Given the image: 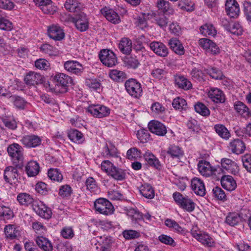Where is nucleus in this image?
<instances>
[{
    "label": "nucleus",
    "mask_w": 251,
    "mask_h": 251,
    "mask_svg": "<svg viewBox=\"0 0 251 251\" xmlns=\"http://www.w3.org/2000/svg\"><path fill=\"white\" fill-rule=\"evenodd\" d=\"M7 151L15 166L21 168L24 158V149L22 146L17 143H13L8 147Z\"/></svg>",
    "instance_id": "f257e3e1"
},
{
    "label": "nucleus",
    "mask_w": 251,
    "mask_h": 251,
    "mask_svg": "<svg viewBox=\"0 0 251 251\" xmlns=\"http://www.w3.org/2000/svg\"><path fill=\"white\" fill-rule=\"evenodd\" d=\"M56 84L53 91L56 93H64L67 91L68 84L72 82V78L69 75L63 74L58 73L54 77Z\"/></svg>",
    "instance_id": "f03ea898"
},
{
    "label": "nucleus",
    "mask_w": 251,
    "mask_h": 251,
    "mask_svg": "<svg viewBox=\"0 0 251 251\" xmlns=\"http://www.w3.org/2000/svg\"><path fill=\"white\" fill-rule=\"evenodd\" d=\"M198 168L200 174L206 177L213 175L216 176L217 175L220 174L223 172L222 168L220 167H213L209 162L204 160L199 162Z\"/></svg>",
    "instance_id": "7ed1b4c3"
},
{
    "label": "nucleus",
    "mask_w": 251,
    "mask_h": 251,
    "mask_svg": "<svg viewBox=\"0 0 251 251\" xmlns=\"http://www.w3.org/2000/svg\"><path fill=\"white\" fill-rule=\"evenodd\" d=\"M94 207L97 212L105 215H111L114 211L112 203L104 198L97 199L94 202Z\"/></svg>",
    "instance_id": "20e7f679"
},
{
    "label": "nucleus",
    "mask_w": 251,
    "mask_h": 251,
    "mask_svg": "<svg viewBox=\"0 0 251 251\" xmlns=\"http://www.w3.org/2000/svg\"><path fill=\"white\" fill-rule=\"evenodd\" d=\"M173 198L180 207L185 210L191 212L195 209V203L188 197H184L180 193L176 192L173 194Z\"/></svg>",
    "instance_id": "39448f33"
},
{
    "label": "nucleus",
    "mask_w": 251,
    "mask_h": 251,
    "mask_svg": "<svg viewBox=\"0 0 251 251\" xmlns=\"http://www.w3.org/2000/svg\"><path fill=\"white\" fill-rule=\"evenodd\" d=\"M125 86L126 91L131 97L139 98L142 96L143 90L141 85L136 79L130 78L127 80Z\"/></svg>",
    "instance_id": "423d86ee"
},
{
    "label": "nucleus",
    "mask_w": 251,
    "mask_h": 251,
    "mask_svg": "<svg viewBox=\"0 0 251 251\" xmlns=\"http://www.w3.org/2000/svg\"><path fill=\"white\" fill-rule=\"evenodd\" d=\"M87 111L96 118H101L108 116L110 109L102 104H91L87 108Z\"/></svg>",
    "instance_id": "0eeeda50"
},
{
    "label": "nucleus",
    "mask_w": 251,
    "mask_h": 251,
    "mask_svg": "<svg viewBox=\"0 0 251 251\" xmlns=\"http://www.w3.org/2000/svg\"><path fill=\"white\" fill-rule=\"evenodd\" d=\"M99 58L102 63L108 67H112L117 63L116 55L109 50H101L99 53Z\"/></svg>",
    "instance_id": "6e6552de"
},
{
    "label": "nucleus",
    "mask_w": 251,
    "mask_h": 251,
    "mask_svg": "<svg viewBox=\"0 0 251 251\" xmlns=\"http://www.w3.org/2000/svg\"><path fill=\"white\" fill-rule=\"evenodd\" d=\"M32 208L37 215L44 219H49L51 217L50 209L41 201H35L32 204Z\"/></svg>",
    "instance_id": "1a4fd4ad"
},
{
    "label": "nucleus",
    "mask_w": 251,
    "mask_h": 251,
    "mask_svg": "<svg viewBox=\"0 0 251 251\" xmlns=\"http://www.w3.org/2000/svg\"><path fill=\"white\" fill-rule=\"evenodd\" d=\"M148 19H151L152 22L157 25L160 28H165L169 21L166 15L163 12H155L148 14Z\"/></svg>",
    "instance_id": "9d476101"
},
{
    "label": "nucleus",
    "mask_w": 251,
    "mask_h": 251,
    "mask_svg": "<svg viewBox=\"0 0 251 251\" xmlns=\"http://www.w3.org/2000/svg\"><path fill=\"white\" fill-rule=\"evenodd\" d=\"M41 137L34 134L23 136L20 139L21 144L26 148L38 147L41 144Z\"/></svg>",
    "instance_id": "9b49d317"
},
{
    "label": "nucleus",
    "mask_w": 251,
    "mask_h": 251,
    "mask_svg": "<svg viewBox=\"0 0 251 251\" xmlns=\"http://www.w3.org/2000/svg\"><path fill=\"white\" fill-rule=\"evenodd\" d=\"M73 21L76 28L80 31L87 30L89 27V21L87 15L84 13H80L73 18Z\"/></svg>",
    "instance_id": "f8f14e48"
},
{
    "label": "nucleus",
    "mask_w": 251,
    "mask_h": 251,
    "mask_svg": "<svg viewBox=\"0 0 251 251\" xmlns=\"http://www.w3.org/2000/svg\"><path fill=\"white\" fill-rule=\"evenodd\" d=\"M199 45L207 53L215 54L219 52V49L217 45L209 39L201 38L200 39Z\"/></svg>",
    "instance_id": "ddd939ff"
},
{
    "label": "nucleus",
    "mask_w": 251,
    "mask_h": 251,
    "mask_svg": "<svg viewBox=\"0 0 251 251\" xmlns=\"http://www.w3.org/2000/svg\"><path fill=\"white\" fill-rule=\"evenodd\" d=\"M44 79V76L40 74L31 71L27 74L24 78L25 83L29 86L41 84Z\"/></svg>",
    "instance_id": "4468645a"
},
{
    "label": "nucleus",
    "mask_w": 251,
    "mask_h": 251,
    "mask_svg": "<svg viewBox=\"0 0 251 251\" xmlns=\"http://www.w3.org/2000/svg\"><path fill=\"white\" fill-rule=\"evenodd\" d=\"M191 233L193 237L203 245L207 247H212L213 246L214 243V240L207 233L196 230L192 231Z\"/></svg>",
    "instance_id": "2eb2a0df"
},
{
    "label": "nucleus",
    "mask_w": 251,
    "mask_h": 251,
    "mask_svg": "<svg viewBox=\"0 0 251 251\" xmlns=\"http://www.w3.org/2000/svg\"><path fill=\"white\" fill-rule=\"evenodd\" d=\"M226 13L231 18H237L240 13L239 5L235 0H227L225 4Z\"/></svg>",
    "instance_id": "dca6fc26"
},
{
    "label": "nucleus",
    "mask_w": 251,
    "mask_h": 251,
    "mask_svg": "<svg viewBox=\"0 0 251 251\" xmlns=\"http://www.w3.org/2000/svg\"><path fill=\"white\" fill-rule=\"evenodd\" d=\"M222 168L235 176H238L239 173V167L237 164L228 158H223L221 161Z\"/></svg>",
    "instance_id": "f3484780"
},
{
    "label": "nucleus",
    "mask_w": 251,
    "mask_h": 251,
    "mask_svg": "<svg viewBox=\"0 0 251 251\" xmlns=\"http://www.w3.org/2000/svg\"><path fill=\"white\" fill-rule=\"evenodd\" d=\"M148 127L152 133L158 136H164L167 133L166 126L158 121L152 120L150 122Z\"/></svg>",
    "instance_id": "a211bd4d"
},
{
    "label": "nucleus",
    "mask_w": 251,
    "mask_h": 251,
    "mask_svg": "<svg viewBox=\"0 0 251 251\" xmlns=\"http://www.w3.org/2000/svg\"><path fill=\"white\" fill-rule=\"evenodd\" d=\"M65 69L71 73L80 75L84 70L82 65L77 61L69 60L64 64Z\"/></svg>",
    "instance_id": "6ab92c4d"
},
{
    "label": "nucleus",
    "mask_w": 251,
    "mask_h": 251,
    "mask_svg": "<svg viewBox=\"0 0 251 251\" xmlns=\"http://www.w3.org/2000/svg\"><path fill=\"white\" fill-rule=\"evenodd\" d=\"M150 47L156 55L165 57L168 54V50L166 46L161 42L153 41L150 43Z\"/></svg>",
    "instance_id": "aec40b11"
},
{
    "label": "nucleus",
    "mask_w": 251,
    "mask_h": 251,
    "mask_svg": "<svg viewBox=\"0 0 251 251\" xmlns=\"http://www.w3.org/2000/svg\"><path fill=\"white\" fill-rule=\"evenodd\" d=\"M17 168L19 167H15L10 166L6 167L4 171V179L7 182L12 183L14 182L15 180H17L19 176Z\"/></svg>",
    "instance_id": "412c9836"
},
{
    "label": "nucleus",
    "mask_w": 251,
    "mask_h": 251,
    "mask_svg": "<svg viewBox=\"0 0 251 251\" xmlns=\"http://www.w3.org/2000/svg\"><path fill=\"white\" fill-rule=\"evenodd\" d=\"M228 148L233 153L238 155L244 152L246 149V146L242 140L236 139L230 142Z\"/></svg>",
    "instance_id": "4be33fe9"
},
{
    "label": "nucleus",
    "mask_w": 251,
    "mask_h": 251,
    "mask_svg": "<svg viewBox=\"0 0 251 251\" xmlns=\"http://www.w3.org/2000/svg\"><path fill=\"white\" fill-rule=\"evenodd\" d=\"M48 33L49 37L56 41H60L64 37V33L60 26L52 25L49 27Z\"/></svg>",
    "instance_id": "5701e85b"
},
{
    "label": "nucleus",
    "mask_w": 251,
    "mask_h": 251,
    "mask_svg": "<svg viewBox=\"0 0 251 251\" xmlns=\"http://www.w3.org/2000/svg\"><path fill=\"white\" fill-rule=\"evenodd\" d=\"M221 183L224 189L229 191H232L237 187L236 180L229 175L223 176L221 178Z\"/></svg>",
    "instance_id": "b1692460"
},
{
    "label": "nucleus",
    "mask_w": 251,
    "mask_h": 251,
    "mask_svg": "<svg viewBox=\"0 0 251 251\" xmlns=\"http://www.w3.org/2000/svg\"><path fill=\"white\" fill-rule=\"evenodd\" d=\"M191 187L197 195L203 196L205 194V188L203 181L197 177L193 178L191 180Z\"/></svg>",
    "instance_id": "393cba45"
},
{
    "label": "nucleus",
    "mask_w": 251,
    "mask_h": 251,
    "mask_svg": "<svg viewBox=\"0 0 251 251\" xmlns=\"http://www.w3.org/2000/svg\"><path fill=\"white\" fill-rule=\"evenodd\" d=\"M35 240L37 246L44 251H52V244L48 238L43 236H38Z\"/></svg>",
    "instance_id": "a878e982"
},
{
    "label": "nucleus",
    "mask_w": 251,
    "mask_h": 251,
    "mask_svg": "<svg viewBox=\"0 0 251 251\" xmlns=\"http://www.w3.org/2000/svg\"><path fill=\"white\" fill-rule=\"evenodd\" d=\"M208 95L209 98L215 103H224L225 101L224 94L218 88H211Z\"/></svg>",
    "instance_id": "bb28decb"
},
{
    "label": "nucleus",
    "mask_w": 251,
    "mask_h": 251,
    "mask_svg": "<svg viewBox=\"0 0 251 251\" xmlns=\"http://www.w3.org/2000/svg\"><path fill=\"white\" fill-rule=\"evenodd\" d=\"M66 10L71 12H79L83 8V4L77 0H67L64 3Z\"/></svg>",
    "instance_id": "cd10ccee"
},
{
    "label": "nucleus",
    "mask_w": 251,
    "mask_h": 251,
    "mask_svg": "<svg viewBox=\"0 0 251 251\" xmlns=\"http://www.w3.org/2000/svg\"><path fill=\"white\" fill-rule=\"evenodd\" d=\"M101 12L107 20L113 24H118L120 22L119 15L112 9L104 7L101 10Z\"/></svg>",
    "instance_id": "c85d7f7f"
},
{
    "label": "nucleus",
    "mask_w": 251,
    "mask_h": 251,
    "mask_svg": "<svg viewBox=\"0 0 251 251\" xmlns=\"http://www.w3.org/2000/svg\"><path fill=\"white\" fill-rule=\"evenodd\" d=\"M167 153L172 158L177 159H179L184 155V152L182 149L175 145H172L169 147Z\"/></svg>",
    "instance_id": "c756f323"
},
{
    "label": "nucleus",
    "mask_w": 251,
    "mask_h": 251,
    "mask_svg": "<svg viewBox=\"0 0 251 251\" xmlns=\"http://www.w3.org/2000/svg\"><path fill=\"white\" fill-rule=\"evenodd\" d=\"M25 171L28 176H35L40 172L39 164L35 161L28 162L25 166Z\"/></svg>",
    "instance_id": "7c9ffc66"
},
{
    "label": "nucleus",
    "mask_w": 251,
    "mask_h": 251,
    "mask_svg": "<svg viewBox=\"0 0 251 251\" xmlns=\"http://www.w3.org/2000/svg\"><path fill=\"white\" fill-rule=\"evenodd\" d=\"M170 48L176 54L182 55L184 53V49L180 41L177 38L171 39L169 42Z\"/></svg>",
    "instance_id": "2f4dec72"
},
{
    "label": "nucleus",
    "mask_w": 251,
    "mask_h": 251,
    "mask_svg": "<svg viewBox=\"0 0 251 251\" xmlns=\"http://www.w3.org/2000/svg\"><path fill=\"white\" fill-rule=\"evenodd\" d=\"M36 5L41 7V9L44 13L52 14L55 11L51 7L50 0H34Z\"/></svg>",
    "instance_id": "473e14b6"
},
{
    "label": "nucleus",
    "mask_w": 251,
    "mask_h": 251,
    "mask_svg": "<svg viewBox=\"0 0 251 251\" xmlns=\"http://www.w3.org/2000/svg\"><path fill=\"white\" fill-rule=\"evenodd\" d=\"M132 46L131 40L127 38H122L119 44V50L125 54H130L132 50Z\"/></svg>",
    "instance_id": "72a5a7b5"
},
{
    "label": "nucleus",
    "mask_w": 251,
    "mask_h": 251,
    "mask_svg": "<svg viewBox=\"0 0 251 251\" xmlns=\"http://www.w3.org/2000/svg\"><path fill=\"white\" fill-rule=\"evenodd\" d=\"M175 81L176 85L184 90H189L192 87L191 82L184 76L180 75H175Z\"/></svg>",
    "instance_id": "f704fd0d"
},
{
    "label": "nucleus",
    "mask_w": 251,
    "mask_h": 251,
    "mask_svg": "<svg viewBox=\"0 0 251 251\" xmlns=\"http://www.w3.org/2000/svg\"><path fill=\"white\" fill-rule=\"evenodd\" d=\"M118 154L117 148L111 143L105 145L102 152V155L107 158L118 157Z\"/></svg>",
    "instance_id": "c9c22d12"
},
{
    "label": "nucleus",
    "mask_w": 251,
    "mask_h": 251,
    "mask_svg": "<svg viewBox=\"0 0 251 251\" xmlns=\"http://www.w3.org/2000/svg\"><path fill=\"white\" fill-rule=\"evenodd\" d=\"M140 194L145 198L152 199L154 197V191L152 187L149 184L144 183L139 188Z\"/></svg>",
    "instance_id": "e433bc0d"
},
{
    "label": "nucleus",
    "mask_w": 251,
    "mask_h": 251,
    "mask_svg": "<svg viewBox=\"0 0 251 251\" xmlns=\"http://www.w3.org/2000/svg\"><path fill=\"white\" fill-rule=\"evenodd\" d=\"M17 200L21 205L27 206L31 204H33L35 201L32 197L26 193H21L18 194Z\"/></svg>",
    "instance_id": "4c0bfd02"
},
{
    "label": "nucleus",
    "mask_w": 251,
    "mask_h": 251,
    "mask_svg": "<svg viewBox=\"0 0 251 251\" xmlns=\"http://www.w3.org/2000/svg\"><path fill=\"white\" fill-rule=\"evenodd\" d=\"M68 136L71 141L78 144L82 143L84 140L82 133L75 129L69 131Z\"/></svg>",
    "instance_id": "58836bf2"
},
{
    "label": "nucleus",
    "mask_w": 251,
    "mask_h": 251,
    "mask_svg": "<svg viewBox=\"0 0 251 251\" xmlns=\"http://www.w3.org/2000/svg\"><path fill=\"white\" fill-rule=\"evenodd\" d=\"M242 221L240 214L236 213H230L226 218V223L230 226H235Z\"/></svg>",
    "instance_id": "ea45409f"
},
{
    "label": "nucleus",
    "mask_w": 251,
    "mask_h": 251,
    "mask_svg": "<svg viewBox=\"0 0 251 251\" xmlns=\"http://www.w3.org/2000/svg\"><path fill=\"white\" fill-rule=\"evenodd\" d=\"M172 105L175 109L179 111L186 110L188 108L186 100L180 97H177L173 100Z\"/></svg>",
    "instance_id": "a19ab883"
},
{
    "label": "nucleus",
    "mask_w": 251,
    "mask_h": 251,
    "mask_svg": "<svg viewBox=\"0 0 251 251\" xmlns=\"http://www.w3.org/2000/svg\"><path fill=\"white\" fill-rule=\"evenodd\" d=\"M108 176H111L115 180L122 181L126 178V173L124 170L115 166L114 169L111 171Z\"/></svg>",
    "instance_id": "79ce46f5"
},
{
    "label": "nucleus",
    "mask_w": 251,
    "mask_h": 251,
    "mask_svg": "<svg viewBox=\"0 0 251 251\" xmlns=\"http://www.w3.org/2000/svg\"><path fill=\"white\" fill-rule=\"evenodd\" d=\"M200 30L204 36H214L216 34V30L212 24H205L201 26Z\"/></svg>",
    "instance_id": "37998d69"
},
{
    "label": "nucleus",
    "mask_w": 251,
    "mask_h": 251,
    "mask_svg": "<svg viewBox=\"0 0 251 251\" xmlns=\"http://www.w3.org/2000/svg\"><path fill=\"white\" fill-rule=\"evenodd\" d=\"M144 157L147 163L151 166H153L156 169L160 167V162L152 153L146 152L144 154Z\"/></svg>",
    "instance_id": "c03bdc74"
},
{
    "label": "nucleus",
    "mask_w": 251,
    "mask_h": 251,
    "mask_svg": "<svg viewBox=\"0 0 251 251\" xmlns=\"http://www.w3.org/2000/svg\"><path fill=\"white\" fill-rule=\"evenodd\" d=\"M165 225L170 228H173L174 231L181 234H184L185 233V229L181 227L175 221L167 219L165 221Z\"/></svg>",
    "instance_id": "a18cd8bd"
},
{
    "label": "nucleus",
    "mask_w": 251,
    "mask_h": 251,
    "mask_svg": "<svg viewBox=\"0 0 251 251\" xmlns=\"http://www.w3.org/2000/svg\"><path fill=\"white\" fill-rule=\"evenodd\" d=\"M236 111L242 117L247 118L249 108L240 101H236L234 105Z\"/></svg>",
    "instance_id": "49530a36"
},
{
    "label": "nucleus",
    "mask_w": 251,
    "mask_h": 251,
    "mask_svg": "<svg viewBox=\"0 0 251 251\" xmlns=\"http://www.w3.org/2000/svg\"><path fill=\"white\" fill-rule=\"evenodd\" d=\"M216 133L222 138L227 140L230 137V133L227 129L223 125H216L214 126Z\"/></svg>",
    "instance_id": "de8ad7c7"
},
{
    "label": "nucleus",
    "mask_w": 251,
    "mask_h": 251,
    "mask_svg": "<svg viewBox=\"0 0 251 251\" xmlns=\"http://www.w3.org/2000/svg\"><path fill=\"white\" fill-rule=\"evenodd\" d=\"M12 28V24L7 19L3 13L0 10V29L3 30H10Z\"/></svg>",
    "instance_id": "09e8293b"
},
{
    "label": "nucleus",
    "mask_w": 251,
    "mask_h": 251,
    "mask_svg": "<svg viewBox=\"0 0 251 251\" xmlns=\"http://www.w3.org/2000/svg\"><path fill=\"white\" fill-rule=\"evenodd\" d=\"M4 232L7 238L13 239L17 237L18 230L16 229L15 226L8 225L4 228Z\"/></svg>",
    "instance_id": "8fccbe9b"
},
{
    "label": "nucleus",
    "mask_w": 251,
    "mask_h": 251,
    "mask_svg": "<svg viewBox=\"0 0 251 251\" xmlns=\"http://www.w3.org/2000/svg\"><path fill=\"white\" fill-rule=\"evenodd\" d=\"M85 185L87 189L89 190L92 193H97L99 191L98 185L95 180L92 177H89L85 181Z\"/></svg>",
    "instance_id": "3c124183"
},
{
    "label": "nucleus",
    "mask_w": 251,
    "mask_h": 251,
    "mask_svg": "<svg viewBox=\"0 0 251 251\" xmlns=\"http://www.w3.org/2000/svg\"><path fill=\"white\" fill-rule=\"evenodd\" d=\"M13 216V212L10 208L4 205H0V217L3 220H9Z\"/></svg>",
    "instance_id": "603ef678"
},
{
    "label": "nucleus",
    "mask_w": 251,
    "mask_h": 251,
    "mask_svg": "<svg viewBox=\"0 0 251 251\" xmlns=\"http://www.w3.org/2000/svg\"><path fill=\"white\" fill-rule=\"evenodd\" d=\"M73 193L72 188L67 184L62 185L59 189V195L62 198H69Z\"/></svg>",
    "instance_id": "864d4df0"
},
{
    "label": "nucleus",
    "mask_w": 251,
    "mask_h": 251,
    "mask_svg": "<svg viewBox=\"0 0 251 251\" xmlns=\"http://www.w3.org/2000/svg\"><path fill=\"white\" fill-rule=\"evenodd\" d=\"M48 176L53 181L60 182L63 179V176L57 169H50L48 171Z\"/></svg>",
    "instance_id": "5fc2aeb1"
},
{
    "label": "nucleus",
    "mask_w": 251,
    "mask_h": 251,
    "mask_svg": "<svg viewBox=\"0 0 251 251\" xmlns=\"http://www.w3.org/2000/svg\"><path fill=\"white\" fill-rule=\"evenodd\" d=\"M85 84L92 90L96 91L100 90L101 86L100 80L93 78H87L85 80Z\"/></svg>",
    "instance_id": "6e6d98bb"
},
{
    "label": "nucleus",
    "mask_w": 251,
    "mask_h": 251,
    "mask_svg": "<svg viewBox=\"0 0 251 251\" xmlns=\"http://www.w3.org/2000/svg\"><path fill=\"white\" fill-rule=\"evenodd\" d=\"M109 76L115 81H123L126 78V74L122 71L113 70L110 71Z\"/></svg>",
    "instance_id": "4d7b16f0"
},
{
    "label": "nucleus",
    "mask_w": 251,
    "mask_h": 251,
    "mask_svg": "<svg viewBox=\"0 0 251 251\" xmlns=\"http://www.w3.org/2000/svg\"><path fill=\"white\" fill-rule=\"evenodd\" d=\"M227 31L233 34L240 35L242 34L243 28L238 23H231L229 28H227Z\"/></svg>",
    "instance_id": "13d9d810"
},
{
    "label": "nucleus",
    "mask_w": 251,
    "mask_h": 251,
    "mask_svg": "<svg viewBox=\"0 0 251 251\" xmlns=\"http://www.w3.org/2000/svg\"><path fill=\"white\" fill-rule=\"evenodd\" d=\"M195 109L197 113L203 116H207L210 114V111L208 108L202 103H198L196 104Z\"/></svg>",
    "instance_id": "bf43d9fd"
},
{
    "label": "nucleus",
    "mask_w": 251,
    "mask_h": 251,
    "mask_svg": "<svg viewBox=\"0 0 251 251\" xmlns=\"http://www.w3.org/2000/svg\"><path fill=\"white\" fill-rule=\"evenodd\" d=\"M137 137L141 142L146 143L149 140L150 134L147 130L142 129L137 131Z\"/></svg>",
    "instance_id": "052dcab7"
},
{
    "label": "nucleus",
    "mask_w": 251,
    "mask_h": 251,
    "mask_svg": "<svg viewBox=\"0 0 251 251\" xmlns=\"http://www.w3.org/2000/svg\"><path fill=\"white\" fill-rule=\"evenodd\" d=\"M166 71L164 69L159 68H154L151 72L152 76L156 79H161L166 75Z\"/></svg>",
    "instance_id": "680f3d73"
},
{
    "label": "nucleus",
    "mask_w": 251,
    "mask_h": 251,
    "mask_svg": "<svg viewBox=\"0 0 251 251\" xmlns=\"http://www.w3.org/2000/svg\"><path fill=\"white\" fill-rule=\"evenodd\" d=\"M242 161L244 167L248 172L251 173V154L247 153L242 156Z\"/></svg>",
    "instance_id": "e2e57ef3"
},
{
    "label": "nucleus",
    "mask_w": 251,
    "mask_h": 251,
    "mask_svg": "<svg viewBox=\"0 0 251 251\" xmlns=\"http://www.w3.org/2000/svg\"><path fill=\"white\" fill-rule=\"evenodd\" d=\"M123 236L128 240L134 239L140 237V233L133 230H126L123 232Z\"/></svg>",
    "instance_id": "0e129e2a"
},
{
    "label": "nucleus",
    "mask_w": 251,
    "mask_h": 251,
    "mask_svg": "<svg viewBox=\"0 0 251 251\" xmlns=\"http://www.w3.org/2000/svg\"><path fill=\"white\" fill-rule=\"evenodd\" d=\"M13 100L14 105L18 108L24 109L25 105V100L22 98L16 96H9Z\"/></svg>",
    "instance_id": "69168bd1"
},
{
    "label": "nucleus",
    "mask_w": 251,
    "mask_h": 251,
    "mask_svg": "<svg viewBox=\"0 0 251 251\" xmlns=\"http://www.w3.org/2000/svg\"><path fill=\"white\" fill-rule=\"evenodd\" d=\"M213 194L215 198L219 200H224L226 198V195L223 190L219 187H215L213 189Z\"/></svg>",
    "instance_id": "338daca9"
},
{
    "label": "nucleus",
    "mask_w": 251,
    "mask_h": 251,
    "mask_svg": "<svg viewBox=\"0 0 251 251\" xmlns=\"http://www.w3.org/2000/svg\"><path fill=\"white\" fill-rule=\"evenodd\" d=\"M127 157L129 159H137L140 157L141 152L136 148H133L129 149L126 153Z\"/></svg>",
    "instance_id": "774afa93"
}]
</instances>
